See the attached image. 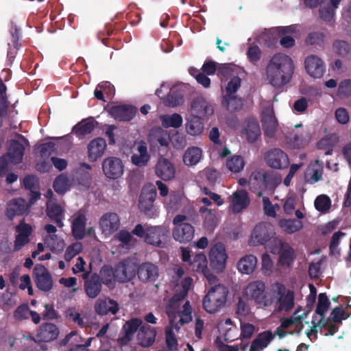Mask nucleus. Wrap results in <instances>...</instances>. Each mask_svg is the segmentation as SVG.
<instances>
[{
    "label": "nucleus",
    "mask_w": 351,
    "mask_h": 351,
    "mask_svg": "<svg viewBox=\"0 0 351 351\" xmlns=\"http://www.w3.org/2000/svg\"><path fill=\"white\" fill-rule=\"evenodd\" d=\"M245 162L242 156H233L226 161L227 168L232 173H239L243 170Z\"/></svg>",
    "instance_id": "48"
},
{
    "label": "nucleus",
    "mask_w": 351,
    "mask_h": 351,
    "mask_svg": "<svg viewBox=\"0 0 351 351\" xmlns=\"http://www.w3.org/2000/svg\"><path fill=\"white\" fill-rule=\"evenodd\" d=\"M95 129V124L93 118L83 119L77 123L72 130V132L78 137L90 134Z\"/></svg>",
    "instance_id": "40"
},
{
    "label": "nucleus",
    "mask_w": 351,
    "mask_h": 351,
    "mask_svg": "<svg viewBox=\"0 0 351 351\" xmlns=\"http://www.w3.org/2000/svg\"><path fill=\"white\" fill-rule=\"evenodd\" d=\"M349 317L350 315L347 313L343 306L342 305H339L331 311L328 318H330V321L336 322L340 325L343 320L347 319Z\"/></svg>",
    "instance_id": "49"
},
{
    "label": "nucleus",
    "mask_w": 351,
    "mask_h": 351,
    "mask_svg": "<svg viewBox=\"0 0 351 351\" xmlns=\"http://www.w3.org/2000/svg\"><path fill=\"white\" fill-rule=\"evenodd\" d=\"M265 159L269 167L276 169L287 168L289 165L287 154L278 148L269 150L265 155Z\"/></svg>",
    "instance_id": "10"
},
{
    "label": "nucleus",
    "mask_w": 351,
    "mask_h": 351,
    "mask_svg": "<svg viewBox=\"0 0 351 351\" xmlns=\"http://www.w3.org/2000/svg\"><path fill=\"white\" fill-rule=\"evenodd\" d=\"M314 204L317 210L326 213L331 206V200L328 195H320L316 197Z\"/></svg>",
    "instance_id": "51"
},
{
    "label": "nucleus",
    "mask_w": 351,
    "mask_h": 351,
    "mask_svg": "<svg viewBox=\"0 0 351 351\" xmlns=\"http://www.w3.org/2000/svg\"><path fill=\"white\" fill-rule=\"evenodd\" d=\"M335 52L340 56H346L350 51V44L344 40H336L332 45Z\"/></svg>",
    "instance_id": "55"
},
{
    "label": "nucleus",
    "mask_w": 351,
    "mask_h": 351,
    "mask_svg": "<svg viewBox=\"0 0 351 351\" xmlns=\"http://www.w3.org/2000/svg\"><path fill=\"white\" fill-rule=\"evenodd\" d=\"M304 64L307 73L314 78H320L325 73L324 62L317 56H308L305 59Z\"/></svg>",
    "instance_id": "18"
},
{
    "label": "nucleus",
    "mask_w": 351,
    "mask_h": 351,
    "mask_svg": "<svg viewBox=\"0 0 351 351\" xmlns=\"http://www.w3.org/2000/svg\"><path fill=\"white\" fill-rule=\"evenodd\" d=\"M222 106L228 110H239L242 108L243 103L241 97L235 95L229 96L228 97H223L221 100Z\"/></svg>",
    "instance_id": "45"
},
{
    "label": "nucleus",
    "mask_w": 351,
    "mask_h": 351,
    "mask_svg": "<svg viewBox=\"0 0 351 351\" xmlns=\"http://www.w3.org/2000/svg\"><path fill=\"white\" fill-rule=\"evenodd\" d=\"M138 153L134 154L131 157L132 162L137 167H143L147 165L150 159V156L147 152V145L141 141L137 146Z\"/></svg>",
    "instance_id": "36"
},
{
    "label": "nucleus",
    "mask_w": 351,
    "mask_h": 351,
    "mask_svg": "<svg viewBox=\"0 0 351 351\" xmlns=\"http://www.w3.org/2000/svg\"><path fill=\"white\" fill-rule=\"evenodd\" d=\"M165 340L169 350L176 351L178 349V339L171 328L165 329Z\"/></svg>",
    "instance_id": "54"
},
{
    "label": "nucleus",
    "mask_w": 351,
    "mask_h": 351,
    "mask_svg": "<svg viewBox=\"0 0 351 351\" xmlns=\"http://www.w3.org/2000/svg\"><path fill=\"white\" fill-rule=\"evenodd\" d=\"M276 234L274 227L270 223L261 222L257 224L252 233L251 239L254 245H263L274 239L277 243V239L274 238Z\"/></svg>",
    "instance_id": "6"
},
{
    "label": "nucleus",
    "mask_w": 351,
    "mask_h": 351,
    "mask_svg": "<svg viewBox=\"0 0 351 351\" xmlns=\"http://www.w3.org/2000/svg\"><path fill=\"white\" fill-rule=\"evenodd\" d=\"M25 147L17 140H10L8 144V152L4 154L8 156L11 163L18 165L23 160Z\"/></svg>",
    "instance_id": "23"
},
{
    "label": "nucleus",
    "mask_w": 351,
    "mask_h": 351,
    "mask_svg": "<svg viewBox=\"0 0 351 351\" xmlns=\"http://www.w3.org/2000/svg\"><path fill=\"white\" fill-rule=\"evenodd\" d=\"M245 295L250 299L263 306H270L274 298L271 295L265 291V285L261 280L253 281L249 283L245 290Z\"/></svg>",
    "instance_id": "4"
},
{
    "label": "nucleus",
    "mask_w": 351,
    "mask_h": 351,
    "mask_svg": "<svg viewBox=\"0 0 351 351\" xmlns=\"http://www.w3.org/2000/svg\"><path fill=\"white\" fill-rule=\"evenodd\" d=\"M257 265V258L252 254L246 255L237 264L238 269L243 274H252Z\"/></svg>",
    "instance_id": "38"
},
{
    "label": "nucleus",
    "mask_w": 351,
    "mask_h": 351,
    "mask_svg": "<svg viewBox=\"0 0 351 351\" xmlns=\"http://www.w3.org/2000/svg\"><path fill=\"white\" fill-rule=\"evenodd\" d=\"M121 262L126 271L127 280L129 281L135 276L136 272L137 273L136 265L129 260H124Z\"/></svg>",
    "instance_id": "63"
},
{
    "label": "nucleus",
    "mask_w": 351,
    "mask_h": 351,
    "mask_svg": "<svg viewBox=\"0 0 351 351\" xmlns=\"http://www.w3.org/2000/svg\"><path fill=\"white\" fill-rule=\"evenodd\" d=\"M274 339V335L270 330L258 333L251 342L249 351H263Z\"/></svg>",
    "instance_id": "21"
},
{
    "label": "nucleus",
    "mask_w": 351,
    "mask_h": 351,
    "mask_svg": "<svg viewBox=\"0 0 351 351\" xmlns=\"http://www.w3.org/2000/svg\"><path fill=\"white\" fill-rule=\"evenodd\" d=\"M199 212L204 215L203 226L208 232H213L217 225V209H210L205 206L199 208Z\"/></svg>",
    "instance_id": "33"
},
{
    "label": "nucleus",
    "mask_w": 351,
    "mask_h": 351,
    "mask_svg": "<svg viewBox=\"0 0 351 351\" xmlns=\"http://www.w3.org/2000/svg\"><path fill=\"white\" fill-rule=\"evenodd\" d=\"M109 114L119 121H130L136 113V108L131 105H115L110 107Z\"/></svg>",
    "instance_id": "17"
},
{
    "label": "nucleus",
    "mask_w": 351,
    "mask_h": 351,
    "mask_svg": "<svg viewBox=\"0 0 351 351\" xmlns=\"http://www.w3.org/2000/svg\"><path fill=\"white\" fill-rule=\"evenodd\" d=\"M84 280V288L86 295L91 299L96 298L101 293L102 281L100 276L97 273H91L90 271L82 274Z\"/></svg>",
    "instance_id": "9"
},
{
    "label": "nucleus",
    "mask_w": 351,
    "mask_h": 351,
    "mask_svg": "<svg viewBox=\"0 0 351 351\" xmlns=\"http://www.w3.org/2000/svg\"><path fill=\"white\" fill-rule=\"evenodd\" d=\"M32 276L36 287L44 292L49 291L53 285V281L49 270L41 264L35 265Z\"/></svg>",
    "instance_id": "8"
},
{
    "label": "nucleus",
    "mask_w": 351,
    "mask_h": 351,
    "mask_svg": "<svg viewBox=\"0 0 351 351\" xmlns=\"http://www.w3.org/2000/svg\"><path fill=\"white\" fill-rule=\"evenodd\" d=\"M132 234L143 239L148 245L162 248L166 245L169 230L163 226L138 223L132 230Z\"/></svg>",
    "instance_id": "2"
},
{
    "label": "nucleus",
    "mask_w": 351,
    "mask_h": 351,
    "mask_svg": "<svg viewBox=\"0 0 351 351\" xmlns=\"http://www.w3.org/2000/svg\"><path fill=\"white\" fill-rule=\"evenodd\" d=\"M207 263L206 256L203 253H199L195 256L190 265H193V269L197 272L206 275L208 273Z\"/></svg>",
    "instance_id": "43"
},
{
    "label": "nucleus",
    "mask_w": 351,
    "mask_h": 351,
    "mask_svg": "<svg viewBox=\"0 0 351 351\" xmlns=\"http://www.w3.org/2000/svg\"><path fill=\"white\" fill-rule=\"evenodd\" d=\"M191 110L199 117H206L214 112L211 104L203 96L199 95L194 97L191 102Z\"/></svg>",
    "instance_id": "16"
},
{
    "label": "nucleus",
    "mask_w": 351,
    "mask_h": 351,
    "mask_svg": "<svg viewBox=\"0 0 351 351\" xmlns=\"http://www.w3.org/2000/svg\"><path fill=\"white\" fill-rule=\"evenodd\" d=\"M228 256L225 246L221 243H217L210 249L209 258L210 266L217 271H221L226 266Z\"/></svg>",
    "instance_id": "11"
},
{
    "label": "nucleus",
    "mask_w": 351,
    "mask_h": 351,
    "mask_svg": "<svg viewBox=\"0 0 351 351\" xmlns=\"http://www.w3.org/2000/svg\"><path fill=\"white\" fill-rule=\"evenodd\" d=\"M330 306V302L326 293H321L318 295V302L315 309V313L324 317Z\"/></svg>",
    "instance_id": "47"
},
{
    "label": "nucleus",
    "mask_w": 351,
    "mask_h": 351,
    "mask_svg": "<svg viewBox=\"0 0 351 351\" xmlns=\"http://www.w3.org/2000/svg\"><path fill=\"white\" fill-rule=\"evenodd\" d=\"M102 284H104L110 289L115 287L116 281H117L114 268L109 265H104L99 271Z\"/></svg>",
    "instance_id": "37"
},
{
    "label": "nucleus",
    "mask_w": 351,
    "mask_h": 351,
    "mask_svg": "<svg viewBox=\"0 0 351 351\" xmlns=\"http://www.w3.org/2000/svg\"><path fill=\"white\" fill-rule=\"evenodd\" d=\"M156 197V189L153 185H145L141 192L138 202L140 210L148 217H154L156 208L154 205Z\"/></svg>",
    "instance_id": "5"
},
{
    "label": "nucleus",
    "mask_w": 351,
    "mask_h": 351,
    "mask_svg": "<svg viewBox=\"0 0 351 351\" xmlns=\"http://www.w3.org/2000/svg\"><path fill=\"white\" fill-rule=\"evenodd\" d=\"M173 165L167 158H161L156 165V174L165 181L171 180L175 176Z\"/></svg>",
    "instance_id": "22"
},
{
    "label": "nucleus",
    "mask_w": 351,
    "mask_h": 351,
    "mask_svg": "<svg viewBox=\"0 0 351 351\" xmlns=\"http://www.w3.org/2000/svg\"><path fill=\"white\" fill-rule=\"evenodd\" d=\"M70 186V180L66 173H61L53 181V187L54 191L60 194H64Z\"/></svg>",
    "instance_id": "41"
},
{
    "label": "nucleus",
    "mask_w": 351,
    "mask_h": 351,
    "mask_svg": "<svg viewBox=\"0 0 351 351\" xmlns=\"http://www.w3.org/2000/svg\"><path fill=\"white\" fill-rule=\"evenodd\" d=\"M274 292L279 304L278 310L289 312L294 307V293L287 290L282 283L276 282L273 287Z\"/></svg>",
    "instance_id": "7"
},
{
    "label": "nucleus",
    "mask_w": 351,
    "mask_h": 351,
    "mask_svg": "<svg viewBox=\"0 0 351 351\" xmlns=\"http://www.w3.org/2000/svg\"><path fill=\"white\" fill-rule=\"evenodd\" d=\"M162 125L165 128H178L182 125L183 119L180 114L174 113L171 115L165 114L160 118Z\"/></svg>",
    "instance_id": "44"
},
{
    "label": "nucleus",
    "mask_w": 351,
    "mask_h": 351,
    "mask_svg": "<svg viewBox=\"0 0 351 351\" xmlns=\"http://www.w3.org/2000/svg\"><path fill=\"white\" fill-rule=\"evenodd\" d=\"M156 332L147 324L142 325L137 333L138 344L142 347H149L155 341Z\"/></svg>",
    "instance_id": "26"
},
{
    "label": "nucleus",
    "mask_w": 351,
    "mask_h": 351,
    "mask_svg": "<svg viewBox=\"0 0 351 351\" xmlns=\"http://www.w3.org/2000/svg\"><path fill=\"white\" fill-rule=\"evenodd\" d=\"M106 142L104 138L98 137L92 140L88 145V155L92 162L96 161L104 153Z\"/></svg>",
    "instance_id": "27"
},
{
    "label": "nucleus",
    "mask_w": 351,
    "mask_h": 351,
    "mask_svg": "<svg viewBox=\"0 0 351 351\" xmlns=\"http://www.w3.org/2000/svg\"><path fill=\"white\" fill-rule=\"evenodd\" d=\"M141 324L142 321L138 318H133L127 321L117 339L118 345L123 346L132 341L136 332L141 327Z\"/></svg>",
    "instance_id": "12"
},
{
    "label": "nucleus",
    "mask_w": 351,
    "mask_h": 351,
    "mask_svg": "<svg viewBox=\"0 0 351 351\" xmlns=\"http://www.w3.org/2000/svg\"><path fill=\"white\" fill-rule=\"evenodd\" d=\"M277 244L280 245L279 263L283 267H290L295 259L294 250L287 243L278 239Z\"/></svg>",
    "instance_id": "29"
},
{
    "label": "nucleus",
    "mask_w": 351,
    "mask_h": 351,
    "mask_svg": "<svg viewBox=\"0 0 351 351\" xmlns=\"http://www.w3.org/2000/svg\"><path fill=\"white\" fill-rule=\"evenodd\" d=\"M59 334V329L52 323L43 324L36 335V337L40 341L50 342L56 339Z\"/></svg>",
    "instance_id": "24"
},
{
    "label": "nucleus",
    "mask_w": 351,
    "mask_h": 351,
    "mask_svg": "<svg viewBox=\"0 0 351 351\" xmlns=\"http://www.w3.org/2000/svg\"><path fill=\"white\" fill-rule=\"evenodd\" d=\"M167 101L169 106H176L181 105L184 101V99L180 93L171 89L167 95Z\"/></svg>",
    "instance_id": "61"
},
{
    "label": "nucleus",
    "mask_w": 351,
    "mask_h": 351,
    "mask_svg": "<svg viewBox=\"0 0 351 351\" xmlns=\"http://www.w3.org/2000/svg\"><path fill=\"white\" fill-rule=\"evenodd\" d=\"M231 202L233 211L239 213L248 206L250 200L247 192L241 189L233 193Z\"/></svg>",
    "instance_id": "34"
},
{
    "label": "nucleus",
    "mask_w": 351,
    "mask_h": 351,
    "mask_svg": "<svg viewBox=\"0 0 351 351\" xmlns=\"http://www.w3.org/2000/svg\"><path fill=\"white\" fill-rule=\"evenodd\" d=\"M122 160L117 157H108L102 162V170L104 175L110 179H117L123 173Z\"/></svg>",
    "instance_id": "13"
},
{
    "label": "nucleus",
    "mask_w": 351,
    "mask_h": 351,
    "mask_svg": "<svg viewBox=\"0 0 351 351\" xmlns=\"http://www.w3.org/2000/svg\"><path fill=\"white\" fill-rule=\"evenodd\" d=\"M139 280L143 283L154 282L159 276L158 266L150 262L141 263L137 269Z\"/></svg>",
    "instance_id": "15"
},
{
    "label": "nucleus",
    "mask_w": 351,
    "mask_h": 351,
    "mask_svg": "<svg viewBox=\"0 0 351 351\" xmlns=\"http://www.w3.org/2000/svg\"><path fill=\"white\" fill-rule=\"evenodd\" d=\"M261 122L264 134L269 138L274 137L278 128V121L273 111L267 110L264 112L262 115Z\"/></svg>",
    "instance_id": "25"
},
{
    "label": "nucleus",
    "mask_w": 351,
    "mask_h": 351,
    "mask_svg": "<svg viewBox=\"0 0 351 351\" xmlns=\"http://www.w3.org/2000/svg\"><path fill=\"white\" fill-rule=\"evenodd\" d=\"M228 289L218 284L211 287L203 298L202 306L208 313H215L223 308L227 302Z\"/></svg>",
    "instance_id": "3"
},
{
    "label": "nucleus",
    "mask_w": 351,
    "mask_h": 351,
    "mask_svg": "<svg viewBox=\"0 0 351 351\" xmlns=\"http://www.w3.org/2000/svg\"><path fill=\"white\" fill-rule=\"evenodd\" d=\"M195 235V228L191 223L180 224L173 229V238L180 243H187L192 241Z\"/></svg>",
    "instance_id": "19"
},
{
    "label": "nucleus",
    "mask_w": 351,
    "mask_h": 351,
    "mask_svg": "<svg viewBox=\"0 0 351 351\" xmlns=\"http://www.w3.org/2000/svg\"><path fill=\"white\" fill-rule=\"evenodd\" d=\"M29 311L28 304L23 303L16 308L13 315L16 320L22 321L28 319Z\"/></svg>",
    "instance_id": "57"
},
{
    "label": "nucleus",
    "mask_w": 351,
    "mask_h": 351,
    "mask_svg": "<svg viewBox=\"0 0 351 351\" xmlns=\"http://www.w3.org/2000/svg\"><path fill=\"white\" fill-rule=\"evenodd\" d=\"M186 295V292L184 293L182 291L178 293L174 294L166 306V312L169 316L175 313L176 306L179 305L178 302L183 300Z\"/></svg>",
    "instance_id": "52"
},
{
    "label": "nucleus",
    "mask_w": 351,
    "mask_h": 351,
    "mask_svg": "<svg viewBox=\"0 0 351 351\" xmlns=\"http://www.w3.org/2000/svg\"><path fill=\"white\" fill-rule=\"evenodd\" d=\"M279 225L289 234L298 232L303 227L302 222L297 219H282L280 221Z\"/></svg>",
    "instance_id": "46"
},
{
    "label": "nucleus",
    "mask_w": 351,
    "mask_h": 351,
    "mask_svg": "<svg viewBox=\"0 0 351 351\" xmlns=\"http://www.w3.org/2000/svg\"><path fill=\"white\" fill-rule=\"evenodd\" d=\"M325 35L320 32H313L308 34L305 42L310 45H321L324 43Z\"/></svg>",
    "instance_id": "56"
},
{
    "label": "nucleus",
    "mask_w": 351,
    "mask_h": 351,
    "mask_svg": "<svg viewBox=\"0 0 351 351\" xmlns=\"http://www.w3.org/2000/svg\"><path fill=\"white\" fill-rule=\"evenodd\" d=\"M294 65L291 58L285 54L277 53L269 60L266 67V78L276 88L288 84L293 73Z\"/></svg>",
    "instance_id": "1"
},
{
    "label": "nucleus",
    "mask_w": 351,
    "mask_h": 351,
    "mask_svg": "<svg viewBox=\"0 0 351 351\" xmlns=\"http://www.w3.org/2000/svg\"><path fill=\"white\" fill-rule=\"evenodd\" d=\"M202 156V151L199 147H189L183 155V162L186 166H193L197 164Z\"/></svg>",
    "instance_id": "39"
},
{
    "label": "nucleus",
    "mask_w": 351,
    "mask_h": 351,
    "mask_svg": "<svg viewBox=\"0 0 351 351\" xmlns=\"http://www.w3.org/2000/svg\"><path fill=\"white\" fill-rule=\"evenodd\" d=\"M261 51L257 45L250 46L247 52V56L249 61L253 64L256 65L261 60Z\"/></svg>",
    "instance_id": "58"
},
{
    "label": "nucleus",
    "mask_w": 351,
    "mask_h": 351,
    "mask_svg": "<svg viewBox=\"0 0 351 351\" xmlns=\"http://www.w3.org/2000/svg\"><path fill=\"white\" fill-rule=\"evenodd\" d=\"M186 131L191 136L200 135L204 129V125L201 117L191 114L185 124Z\"/></svg>",
    "instance_id": "35"
},
{
    "label": "nucleus",
    "mask_w": 351,
    "mask_h": 351,
    "mask_svg": "<svg viewBox=\"0 0 351 351\" xmlns=\"http://www.w3.org/2000/svg\"><path fill=\"white\" fill-rule=\"evenodd\" d=\"M318 326L319 328H325L328 332V335L333 336L339 330L340 325L330 321V318L326 319L325 317H320V319L318 321ZM326 335H327V334H326Z\"/></svg>",
    "instance_id": "50"
},
{
    "label": "nucleus",
    "mask_w": 351,
    "mask_h": 351,
    "mask_svg": "<svg viewBox=\"0 0 351 351\" xmlns=\"http://www.w3.org/2000/svg\"><path fill=\"white\" fill-rule=\"evenodd\" d=\"M250 312V308L247 304L241 298H239V301L236 306V314L240 318L247 317Z\"/></svg>",
    "instance_id": "62"
},
{
    "label": "nucleus",
    "mask_w": 351,
    "mask_h": 351,
    "mask_svg": "<svg viewBox=\"0 0 351 351\" xmlns=\"http://www.w3.org/2000/svg\"><path fill=\"white\" fill-rule=\"evenodd\" d=\"M86 217L79 211L71 223L72 234L77 240H82L86 234Z\"/></svg>",
    "instance_id": "32"
},
{
    "label": "nucleus",
    "mask_w": 351,
    "mask_h": 351,
    "mask_svg": "<svg viewBox=\"0 0 351 351\" xmlns=\"http://www.w3.org/2000/svg\"><path fill=\"white\" fill-rule=\"evenodd\" d=\"M255 332V326L250 323L241 324V334L239 339L241 340L250 339Z\"/></svg>",
    "instance_id": "59"
},
{
    "label": "nucleus",
    "mask_w": 351,
    "mask_h": 351,
    "mask_svg": "<svg viewBox=\"0 0 351 351\" xmlns=\"http://www.w3.org/2000/svg\"><path fill=\"white\" fill-rule=\"evenodd\" d=\"M95 310L97 314L106 315L110 313L115 315L119 310V304L114 300L109 298L99 299L95 304Z\"/></svg>",
    "instance_id": "28"
},
{
    "label": "nucleus",
    "mask_w": 351,
    "mask_h": 351,
    "mask_svg": "<svg viewBox=\"0 0 351 351\" xmlns=\"http://www.w3.org/2000/svg\"><path fill=\"white\" fill-rule=\"evenodd\" d=\"M46 213L51 221H53L59 228L64 226V209L56 202L47 204Z\"/></svg>",
    "instance_id": "30"
},
{
    "label": "nucleus",
    "mask_w": 351,
    "mask_h": 351,
    "mask_svg": "<svg viewBox=\"0 0 351 351\" xmlns=\"http://www.w3.org/2000/svg\"><path fill=\"white\" fill-rule=\"evenodd\" d=\"M99 226L103 232L112 234L119 228V217L115 213H106L100 218Z\"/></svg>",
    "instance_id": "20"
},
{
    "label": "nucleus",
    "mask_w": 351,
    "mask_h": 351,
    "mask_svg": "<svg viewBox=\"0 0 351 351\" xmlns=\"http://www.w3.org/2000/svg\"><path fill=\"white\" fill-rule=\"evenodd\" d=\"M44 229L48 234H49V235L47 236L44 239L45 243L47 246L52 251L56 250H62L64 245V241L59 239L56 234H54L57 231L56 227L49 223L45 226Z\"/></svg>",
    "instance_id": "31"
},
{
    "label": "nucleus",
    "mask_w": 351,
    "mask_h": 351,
    "mask_svg": "<svg viewBox=\"0 0 351 351\" xmlns=\"http://www.w3.org/2000/svg\"><path fill=\"white\" fill-rule=\"evenodd\" d=\"M29 205L23 198H14L7 203L5 216L9 220H13L16 216L26 215L29 213Z\"/></svg>",
    "instance_id": "14"
},
{
    "label": "nucleus",
    "mask_w": 351,
    "mask_h": 351,
    "mask_svg": "<svg viewBox=\"0 0 351 351\" xmlns=\"http://www.w3.org/2000/svg\"><path fill=\"white\" fill-rule=\"evenodd\" d=\"M338 95L342 97H346L351 95L350 80H345L339 84L338 88Z\"/></svg>",
    "instance_id": "64"
},
{
    "label": "nucleus",
    "mask_w": 351,
    "mask_h": 351,
    "mask_svg": "<svg viewBox=\"0 0 351 351\" xmlns=\"http://www.w3.org/2000/svg\"><path fill=\"white\" fill-rule=\"evenodd\" d=\"M82 245L79 243H75L69 245L64 253V260L66 261H70L82 251Z\"/></svg>",
    "instance_id": "60"
},
{
    "label": "nucleus",
    "mask_w": 351,
    "mask_h": 351,
    "mask_svg": "<svg viewBox=\"0 0 351 351\" xmlns=\"http://www.w3.org/2000/svg\"><path fill=\"white\" fill-rule=\"evenodd\" d=\"M245 133L248 142L256 141L261 135V129L258 121L250 120L245 128Z\"/></svg>",
    "instance_id": "42"
},
{
    "label": "nucleus",
    "mask_w": 351,
    "mask_h": 351,
    "mask_svg": "<svg viewBox=\"0 0 351 351\" xmlns=\"http://www.w3.org/2000/svg\"><path fill=\"white\" fill-rule=\"evenodd\" d=\"M241 85V80L239 76L232 77L226 87V94L223 97H228L234 95L240 88Z\"/></svg>",
    "instance_id": "53"
}]
</instances>
